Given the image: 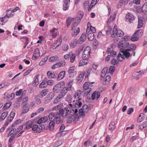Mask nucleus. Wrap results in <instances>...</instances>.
<instances>
[{"label": "nucleus", "instance_id": "1", "mask_svg": "<svg viewBox=\"0 0 147 147\" xmlns=\"http://www.w3.org/2000/svg\"><path fill=\"white\" fill-rule=\"evenodd\" d=\"M69 110L68 109L67 107H65L63 109H62L59 110V112L53 113L54 115L56 117V123L57 124L60 123L61 122V116L63 118H67L68 115H69Z\"/></svg>", "mask_w": 147, "mask_h": 147}, {"label": "nucleus", "instance_id": "2", "mask_svg": "<svg viewBox=\"0 0 147 147\" xmlns=\"http://www.w3.org/2000/svg\"><path fill=\"white\" fill-rule=\"evenodd\" d=\"M78 109L76 108L71 110L70 112V115L67 119V122L71 123L73 121L76 122L78 121L79 119V116L78 113Z\"/></svg>", "mask_w": 147, "mask_h": 147}, {"label": "nucleus", "instance_id": "3", "mask_svg": "<svg viewBox=\"0 0 147 147\" xmlns=\"http://www.w3.org/2000/svg\"><path fill=\"white\" fill-rule=\"evenodd\" d=\"M49 119L50 122L49 123V128L51 131H53L54 129L55 124V120L56 122V118L53 112L51 113L49 115Z\"/></svg>", "mask_w": 147, "mask_h": 147}, {"label": "nucleus", "instance_id": "4", "mask_svg": "<svg viewBox=\"0 0 147 147\" xmlns=\"http://www.w3.org/2000/svg\"><path fill=\"white\" fill-rule=\"evenodd\" d=\"M72 82H69L68 83V86L64 87L62 89L59 94L63 97L68 91L71 90L72 86Z\"/></svg>", "mask_w": 147, "mask_h": 147}, {"label": "nucleus", "instance_id": "5", "mask_svg": "<svg viewBox=\"0 0 147 147\" xmlns=\"http://www.w3.org/2000/svg\"><path fill=\"white\" fill-rule=\"evenodd\" d=\"M117 26H115L114 27L113 29V31L112 33L111 34V36L112 37L115 34L116 35L117 37H122L124 35V32L121 30H117Z\"/></svg>", "mask_w": 147, "mask_h": 147}, {"label": "nucleus", "instance_id": "6", "mask_svg": "<svg viewBox=\"0 0 147 147\" xmlns=\"http://www.w3.org/2000/svg\"><path fill=\"white\" fill-rule=\"evenodd\" d=\"M90 49L89 47H87L86 48L83 52L82 56L83 59H88L90 55Z\"/></svg>", "mask_w": 147, "mask_h": 147}, {"label": "nucleus", "instance_id": "7", "mask_svg": "<svg viewBox=\"0 0 147 147\" xmlns=\"http://www.w3.org/2000/svg\"><path fill=\"white\" fill-rule=\"evenodd\" d=\"M65 83L63 81H61L55 85L53 88V91L55 93H58L60 90V88L62 86L64 85Z\"/></svg>", "mask_w": 147, "mask_h": 147}, {"label": "nucleus", "instance_id": "8", "mask_svg": "<svg viewBox=\"0 0 147 147\" xmlns=\"http://www.w3.org/2000/svg\"><path fill=\"white\" fill-rule=\"evenodd\" d=\"M88 111V107L86 105H84L82 108L80 109L79 111V113L80 117H83L85 113H87Z\"/></svg>", "mask_w": 147, "mask_h": 147}, {"label": "nucleus", "instance_id": "9", "mask_svg": "<svg viewBox=\"0 0 147 147\" xmlns=\"http://www.w3.org/2000/svg\"><path fill=\"white\" fill-rule=\"evenodd\" d=\"M129 46V43L127 41L121 40L118 43V47L120 49V51L121 49H125Z\"/></svg>", "mask_w": 147, "mask_h": 147}, {"label": "nucleus", "instance_id": "10", "mask_svg": "<svg viewBox=\"0 0 147 147\" xmlns=\"http://www.w3.org/2000/svg\"><path fill=\"white\" fill-rule=\"evenodd\" d=\"M92 85H90V82H85L83 85V88L85 91V92H87L88 94L91 90V87Z\"/></svg>", "mask_w": 147, "mask_h": 147}, {"label": "nucleus", "instance_id": "11", "mask_svg": "<svg viewBox=\"0 0 147 147\" xmlns=\"http://www.w3.org/2000/svg\"><path fill=\"white\" fill-rule=\"evenodd\" d=\"M34 120H30L26 122L25 123H23L24 125V129L26 130L31 128L32 125L34 124Z\"/></svg>", "mask_w": 147, "mask_h": 147}, {"label": "nucleus", "instance_id": "12", "mask_svg": "<svg viewBox=\"0 0 147 147\" xmlns=\"http://www.w3.org/2000/svg\"><path fill=\"white\" fill-rule=\"evenodd\" d=\"M75 66H72L69 68L68 73L71 77H73L77 74V71L75 69Z\"/></svg>", "mask_w": 147, "mask_h": 147}, {"label": "nucleus", "instance_id": "13", "mask_svg": "<svg viewBox=\"0 0 147 147\" xmlns=\"http://www.w3.org/2000/svg\"><path fill=\"white\" fill-rule=\"evenodd\" d=\"M65 65V62L64 61H61L60 62L57 63L52 66L53 69H55L58 67H64Z\"/></svg>", "mask_w": 147, "mask_h": 147}, {"label": "nucleus", "instance_id": "14", "mask_svg": "<svg viewBox=\"0 0 147 147\" xmlns=\"http://www.w3.org/2000/svg\"><path fill=\"white\" fill-rule=\"evenodd\" d=\"M127 48H128L127 49V51H132L133 52V56H134L135 55L136 52L134 51L136 50V47L135 44H131L130 45H129V46H128Z\"/></svg>", "mask_w": 147, "mask_h": 147}, {"label": "nucleus", "instance_id": "15", "mask_svg": "<svg viewBox=\"0 0 147 147\" xmlns=\"http://www.w3.org/2000/svg\"><path fill=\"white\" fill-rule=\"evenodd\" d=\"M81 93L82 92L78 90L76 92L74 96L75 100H73V102H75V101H78V100H82L80 96Z\"/></svg>", "mask_w": 147, "mask_h": 147}, {"label": "nucleus", "instance_id": "16", "mask_svg": "<svg viewBox=\"0 0 147 147\" xmlns=\"http://www.w3.org/2000/svg\"><path fill=\"white\" fill-rule=\"evenodd\" d=\"M126 18L130 23H132L135 19L134 16L131 13H128L126 14Z\"/></svg>", "mask_w": 147, "mask_h": 147}, {"label": "nucleus", "instance_id": "17", "mask_svg": "<svg viewBox=\"0 0 147 147\" xmlns=\"http://www.w3.org/2000/svg\"><path fill=\"white\" fill-rule=\"evenodd\" d=\"M89 25L90 26V24L89 22L87 24L88 27L87 29L86 33L87 35H88V39L90 41H92L93 40L94 38V34L93 33L91 32L88 33L89 31L88 32H87V29L88 28V26Z\"/></svg>", "mask_w": 147, "mask_h": 147}, {"label": "nucleus", "instance_id": "18", "mask_svg": "<svg viewBox=\"0 0 147 147\" xmlns=\"http://www.w3.org/2000/svg\"><path fill=\"white\" fill-rule=\"evenodd\" d=\"M40 56V52L39 49H36L34 51V53L33 55L32 59L33 60H35L36 59Z\"/></svg>", "mask_w": 147, "mask_h": 147}, {"label": "nucleus", "instance_id": "19", "mask_svg": "<svg viewBox=\"0 0 147 147\" xmlns=\"http://www.w3.org/2000/svg\"><path fill=\"white\" fill-rule=\"evenodd\" d=\"M47 76L49 78H55L57 77L58 74L54 72L48 71L47 73Z\"/></svg>", "mask_w": 147, "mask_h": 147}, {"label": "nucleus", "instance_id": "20", "mask_svg": "<svg viewBox=\"0 0 147 147\" xmlns=\"http://www.w3.org/2000/svg\"><path fill=\"white\" fill-rule=\"evenodd\" d=\"M121 53H123L124 56L127 59H128L129 56H131L130 53L128 52V51H127V50L125 49H121Z\"/></svg>", "mask_w": 147, "mask_h": 147}, {"label": "nucleus", "instance_id": "21", "mask_svg": "<svg viewBox=\"0 0 147 147\" xmlns=\"http://www.w3.org/2000/svg\"><path fill=\"white\" fill-rule=\"evenodd\" d=\"M54 94L52 92L49 93L46 96L45 100L47 102H49L51 101L52 99L53 98Z\"/></svg>", "mask_w": 147, "mask_h": 147}, {"label": "nucleus", "instance_id": "22", "mask_svg": "<svg viewBox=\"0 0 147 147\" xmlns=\"http://www.w3.org/2000/svg\"><path fill=\"white\" fill-rule=\"evenodd\" d=\"M79 20H77L76 19L74 18V21L71 26V30H73L74 28H77L76 27L80 22Z\"/></svg>", "mask_w": 147, "mask_h": 147}, {"label": "nucleus", "instance_id": "23", "mask_svg": "<svg viewBox=\"0 0 147 147\" xmlns=\"http://www.w3.org/2000/svg\"><path fill=\"white\" fill-rule=\"evenodd\" d=\"M74 29L73 30H71L72 32L71 35L73 37H75L80 32V28L78 27L76 28H74Z\"/></svg>", "mask_w": 147, "mask_h": 147}, {"label": "nucleus", "instance_id": "24", "mask_svg": "<svg viewBox=\"0 0 147 147\" xmlns=\"http://www.w3.org/2000/svg\"><path fill=\"white\" fill-rule=\"evenodd\" d=\"M7 13L5 16L6 17H7V18H9L13 17L14 15V13L13 12L11 8L7 10Z\"/></svg>", "mask_w": 147, "mask_h": 147}, {"label": "nucleus", "instance_id": "25", "mask_svg": "<svg viewBox=\"0 0 147 147\" xmlns=\"http://www.w3.org/2000/svg\"><path fill=\"white\" fill-rule=\"evenodd\" d=\"M65 71H61L58 75L57 80H60L62 79L65 77Z\"/></svg>", "mask_w": 147, "mask_h": 147}, {"label": "nucleus", "instance_id": "26", "mask_svg": "<svg viewBox=\"0 0 147 147\" xmlns=\"http://www.w3.org/2000/svg\"><path fill=\"white\" fill-rule=\"evenodd\" d=\"M63 97L60 94L55 98L54 101V104H57L59 102L61 101L63 99Z\"/></svg>", "mask_w": 147, "mask_h": 147}, {"label": "nucleus", "instance_id": "27", "mask_svg": "<svg viewBox=\"0 0 147 147\" xmlns=\"http://www.w3.org/2000/svg\"><path fill=\"white\" fill-rule=\"evenodd\" d=\"M29 109V107L28 104H25L23 107L22 114H25L27 112Z\"/></svg>", "mask_w": 147, "mask_h": 147}, {"label": "nucleus", "instance_id": "28", "mask_svg": "<svg viewBox=\"0 0 147 147\" xmlns=\"http://www.w3.org/2000/svg\"><path fill=\"white\" fill-rule=\"evenodd\" d=\"M48 91L47 89H44L41 91L39 94H38L41 98H42L43 97L45 96L48 93Z\"/></svg>", "mask_w": 147, "mask_h": 147}, {"label": "nucleus", "instance_id": "29", "mask_svg": "<svg viewBox=\"0 0 147 147\" xmlns=\"http://www.w3.org/2000/svg\"><path fill=\"white\" fill-rule=\"evenodd\" d=\"M74 18H72L71 17H69L66 20V26L67 27H68L71 24L72 22H73L74 21Z\"/></svg>", "mask_w": 147, "mask_h": 147}, {"label": "nucleus", "instance_id": "30", "mask_svg": "<svg viewBox=\"0 0 147 147\" xmlns=\"http://www.w3.org/2000/svg\"><path fill=\"white\" fill-rule=\"evenodd\" d=\"M77 43L79 44V40L77 39H74L71 41L70 46L71 47L74 48L76 46Z\"/></svg>", "mask_w": 147, "mask_h": 147}, {"label": "nucleus", "instance_id": "31", "mask_svg": "<svg viewBox=\"0 0 147 147\" xmlns=\"http://www.w3.org/2000/svg\"><path fill=\"white\" fill-rule=\"evenodd\" d=\"M82 100H78V101H76V102L74 103V105L75 104L74 106L75 107V108H74L73 109H77L79 107H80L82 105Z\"/></svg>", "mask_w": 147, "mask_h": 147}, {"label": "nucleus", "instance_id": "32", "mask_svg": "<svg viewBox=\"0 0 147 147\" xmlns=\"http://www.w3.org/2000/svg\"><path fill=\"white\" fill-rule=\"evenodd\" d=\"M51 32L52 33V36L53 38H55L57 35L58 29L56 28H54L51 31Z\"/></svg>", "mask_w": 147, "mask_h": 147}, {"label": "nucleus", "instance_id": "33", "mask_svg": "<svg viewBox=\"0 0 147 147\" xmlns=\"http://www.w3.org/2000/svg\"><path fill=\"white\" fill-rule=\"evenodd\" d=\"M39 77V75H37L35 76L34 77V80L33 84V85L35 86H37L39 84V81L38 80V77Z\"/></svg>", "mask_w": 147, "mask_h": 147}, {"label": "nucleus", "instance_id": "34", "mask_svg": "<svg viewBox=\"0 0 147 147\" xmlns=\"http://www.w3.org/2000/svg\"><path fill=\"white\" fill-rule=\"evenodd\" d=\"M142 29H140L136 31L134 33V35L137 36V37L139 38V37H140L142 34Z\"/></svg>", "mask_w": 147, "mask_h": 147}, {"label": "nucleus", "instance_id": "35", "mask_svg": "<svg viewBox=\"0 0 147 147\" xmlns=\"http://www.w3.org/2000/svg\"><path fill=\"white\" fill-rule=\"evenodd\" d=\"M86 34L83 33L81 36L79 40V44L82 43L86 39Z\"/></svg>", "mask_w": 147, "mask_h": 147}, {"label": "nucleus", "instance_id": "36", "mask_svg": "<svg viewBox=\"0 0 147 147\" xmlns=\"http://www.w3.org/2000/svg\"><path fill=\"white\" fill-rule=\"evenodd\" d=\"M70 61L71 63H73L75 59L76 54L73 53L72 52H70Z\"/></svg>", "mask_w": 147, "mask_h": 147}, {"label": "nucleus", "instance_id": "37", "mask_svg": "<svg viewBox=\"0 0 147 147\" xmlns=\"http://www.w3.org/2000/svg\"><path fill=\"white\" fill-rule=\"evenodd\" d=\"M63 104L61 103L59 105L53 107L52 108L53 111L58 110L60 109H62V108L63 106Z\"/></svg>", "mask_w": 147, "mask_h": 147}, {"label": "nucleus", "instance_id": "38", "mask_svg": "<svg viewBox=\"0 0 147 147\" xmlns=\"http://www.w3.org/2000/svg\"><path fill=\"white\" fill-rule=\"evenodd\" d=\"M84 76L83 73H80V74L77 79L78 82L80 83L82 81Z\"/></svg>", "mask_w": 147, "mask_h": 147}, {"label": "nucleus", "instance_id": "39", "mask_svg": "<svg viewBox=\"0 0 147 147\" xmlns=\"http://www.w3.org/2000/svg\"><path fill=\"white\" fill-rule=\"evenodd\" d=\"M147 11V2H146L141 8V12L146 13Z\"/></svg>", "mask_w": 147, "mask_h": 147}, {"label": "nucleus", "instance_id": "40", "mask_svg": "<svg viewBox=\"0 0 147 147\" xmlns=\"http://www.w3.org/2000/svg\"><path fill=\"white\" fill-rule=\"evenodd\" d=\"M32 131H34V133H39L40 132V131L38 130V126L36 125H33L32 127Z\"/></svg>", "mask_w": 147, "mask_h": 147}, {"label": "nucleus", "instance_id": "41", "mask_svg": "<svg viewBox=\"0 0 147 147\" xmlns=\"http://www.w3.org/2000/svg\"><path fill=\"white\" fill-rule=\"evenodd\" d=\"M39 98H41V97L39 96V95H37L35 96L34 99L35 100V102L37 104H39L41 103V100Z\"/></svg>", "mask_w": 147, "mask_h": 147}, {"label": "nucleus", "instance_id": "42", "mask_svg": "<svg viewBox=\"0 0 147 147\" xmlns=\"http://www.w3.org/2000/svg\"><path fill=\"white\" fill-rule=\"evenodd\" d=\"M144 21L138 17V25L137 28H141L143 25V22Z\"/></svg>", "mask_w": 147, "mask_h": 147}, {"label": "nucleus", "instance_id": "43", "mask_svg": "<svg viewBox=\"0 0 147 147\" xmlns=\"http://www.w3.org/2000/svg\"><path fill=\"white\" fill-rule=\"evenodd\" d=\"M115 123L114 122L111 121L110 123L109 126V129L111 130H113L115 128Z\"/></svg>", "mask_w": 147, "mask_h": 147}, {"label": "nucleus", "instance_id": "44", "mask_svg": "<svg viewBox=\"0 0 147 147\" xmlns=\"http://www.w3.org/2000/svg\"><path fill=\"white\" fill-rule=\"evenodd\" d=\"M111 80V77L109 75H107L106 76L105 81L103 82V84L104 85L108 84L109 81Z\"/></svg>", "mask_w": 147, "mask_h": 147}, {"label": "nucleus", "instance_id": "45", "mask_svg": "<svg viewBox=\"0 0 147 147\" xmlns=\"http://www.w3.org/2000/svg\"><path fill=\"white\" fill-rule=\"evenodd\" d=\"M8 113V112L7 111H6L3 113L1 114L0 117L1 119L2 120H3L7 115Z\"/></svg>", "mask_w": 147, "mask_h": 147}, {"label": "nucleus", "instance_id": "46", "mask_svg": "<svg viewBox=\"0 0 147 147\" xmlns=\"http://www.w3.org/2000/svg\"><path fill=\"white\" fill-rule=\"evenodd\" d=\"M144 115V114L143 113H140L137 119V122H140L142 121L143 120V117Z\"/></svg>", "mask_w": 147, "mask_h": 147}, {"label": "nucleus", "instance_id": "47", "mask_svg": "<svg viewBox=\"0 0 147 147\" xmlns=\"http://www.w3.org/2000/svg\"><path fill=\"white\" fill-rule=\"evenodd\" d=\"M124 55L121 54L120 53H119L117 56V59L119 61H121L123 60L124 59Z\"/></svg>", "mask_w": 147, "mask_h": 147}, {"label": "nucleus", "instance_id": "48", "mask_svg": "<svg viewBox=\"0 0 147 147\" xmlns=\"http://www.w3.org/2000/svg\"><path fill=\"white\" fill-rule=\"evenodd\" d=\"M56 42L55 43V45H57V47H59L61 43L62 42V38L60 37L57 40H56Z\"/></svg>", "mask_w": 147, "mask_h": 147}, {"label": "nucleus", "instance_id": "49", "mask_svg": "<svg viewBox=\"0 0 147 147\" xmlns=\"http://www.w3.org/2000/svg\"><path fill=\"white\" fill-rule=\"evenodd\" d=\"M70 3H63V9L64 11H66L68 9Z\"/></svg>", "mask_w": 147, "mask_h": 147}, {"label": "nucleus", "instance_id": "50", "mask_svg": "<svg viewBox=\"0 0 147 147\" xmlns=\"http://www.w3.org/2000/svg\"><path fill=\"white\" fill-rule=\"evenodd\" d=\"M84 13L82 12H80L79 13V15L78 17H77L76 18L77 20H79L80 21L82 19V17L84 16Z\"/></svg>", "mask_w": 147, "mask_h": 147}, {"label": "nucleus", "instance_id": "51", "mask_svg": "<svg viewBox=\"0 0 147 147\" xmlns=\"http://www.w3.org/2000/svg\"><path fill=\"white\" fill-rule=\"evenodd\" d=\"M85 60L83 59L80 61L79 64V66H82L87 64V62L85 61Z\"/></svg>", "mask_w": 147, "mask_h": 147}, {"label": "nucleus", "instance_id": "52", "mask_svg": "<svg viewBox=\"0 0 147 147\" xmlns=\"http://www.w3.org/2000/svg\"><path fill=\"white\" fill-rule=\"evenodd\" d=\"M69 48V47L67 44H64L62 47V50L64 51H67Z\"/></svg>", "mask_w": 147, "mask_h": 147}, {"label": "nucleus", "instance_id": "53", "mask_svg": "<svg viewBox=\"0 0 147 147\" xmlns=\"http://www.w3.org/2000/svg\"><path fill=\"white\" fill-rule=\"evenodd\" d=\"M11 102H9L5 103L4 105L3 109H7L8 108L11 106Z\"/></svg>", "mask_w": 147, "mask_h": 147}, {"label": "nucleus", "instance_id": "54", "mask_svg": "<svg viewBox=\"0 0 147 147\" xmlns=\"http://www.w3.org/2000/svg\"><path fill=\"white\" fill-rule=\"evenodd\" d=\"M139 38L137 37V36L134 35V34L133 35V36L131 37V40L132 41H137L138 40Z\"/></svg>", "mask_w": 147, "mask_h": 147}, {"label": "nucleus", "instance_id": "55", "mask_svg": "<svg viewBox=\"0 0 147 147\" xmlns=\"http://www.w3.org/2000/svg\"><path fill=\"white\" fill-rule=\"evenodd\" d=\"M112 28L109 25L107 26V30L106 31L107 34H110L111 32Z\"/></svg>", "mask_w": 147, "mask_h": 147}, {"label": "nucleus", "instance_id": "56", "mask_svg": "<svg viewBox=\"0 0 147 147\" xmlns=\"http://www.w3.org/2000/svg\"><path fill=\"white\" fill-rule=\"evenodd\" d=\"M6 18V16L0 18V24L1 25H4L5 23L4 20V19Z\"/></svg>", "mask_w": 147, "mask_h": 147}, {"label": "nucleus", "instance_id": "57", "mask_svg": "<svg viewBox=\"0 0 147 147\" xmlns=\"http://www.w3.org/2000/svg\"><path fill=\"white\" fill-rule=\"evenodd\" d=\"M15 115V113L14 112L12 111L11 112L8 117H9L10 118V119L12 120H13Z\"/></svg>", "mask_w": 147, "mask_h": 147}, {"label": "nucleus", "instance_id": "58", "mask_svg": "<svg viewBox=\"0 0 147 147\" xmlns=\"http://www.w3.org/2000/svg\"><path fill=\"white\" fill-rule=\"evenodd\" d=\"M143 21L145 22L147 20V15L145 14L142 17H138Z\"/></svg>", "mask_w": 147, "mask_h": 147}, {"label": "nucleus", "instance_id": "59", "mask_svg": "<svg viewBox=\"0 0 147 147\" xmlns=\"http://www.w3.org/2000/svg\"><path fill=\"white\" fill-rule=\"evenodd\" d=\"M130 0H120L119 3L126 5Z\"/></svg>", "mask_w": 147, "mask_h": 147}, {"label": "nucleus", "instance_id": "60", "mask_svg": "<svg viewBox=\"0 0 147 147\" xmlns=\"http://www.w3.org/2000/svg\"><path fill=\"white\" fill-rule=\"evenodd\" d=\"M118 63V61L115 59H113L111 61V64L114 65H117Z\"/></svg>", "mask_w": 147, "mask_h": 147}, {"label": "nucleus", "instance_id": "61", "mask_svg": "<svg viewBox=\"0 0 147 147\" xmlns=\"http://www.w3.org/2000/svg\"><path fill=\"white\" fill-rule=\"evenodd\" d=\"M115 69L114 66H111L109 68V71L110 73H113Z\"/></svg>", "mask_w": 147, "mask_h": 147}, {"label": "nucleus", "instance_id": "62", "mask_svg": "<svg viewBox=\"0 0 147 147\" xmlns=\"http://www.w3.org/2000/svg\"><path fill=\"white\" fill-rule=\"evenodd\" d=\"M24 127V124H23L22 125H21L20 126H19V127L17 129V132H19L21 130H22L23 129V127Z\"/></svg>", "mask_w": 147, "mask_h": 147}, {"label": "nucleus", "instance_id": "63", "mask_svg": "<svg viewBox=\"0 0 147 147\" xmlns=\"http://www.w3.org/2000/svg\"><path fill=\"white\" fill-rule=\"evenodd\" d=\"M90 71L89 70H88L86 71V72L84 74V76L86 78H88V75H89L90 74Z\"/></svg>", "mask_w": 147, "mask_h": 147}, {"label": "nucleus", "instance_id": "64", "mask_svg": "<svg viewBox=\"0 0 147 147\" xmlns=\"http://www.w3.org/2000/svg\"><path fill=\"white\" fill-rule=\"evenodd\" d=\"M14 106L15 108H18L20 106V103L19 101H16L14 104Z\"/></svg>", "mask_w": 147, "mask_h": 147}]
</instances>
